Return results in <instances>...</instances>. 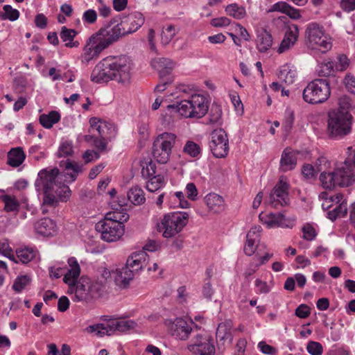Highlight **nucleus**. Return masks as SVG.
Returning a JSON list of instances; mask_svg holds the SVG:
<instances>
[{
    "mask_svg": "<svg viewBox=\"0 0 355 355\" xmlns=\"http://www.w3.org/2000/svg\"><path fill=\"white\" fill-rule=\"evenodd\" d=\"M34 229L38 234L51 236L56 232V225L51 218H44L35 223Z\"/></svg>",
    "mask_w": 355,
    "mask_h": 355,
    "instance_id": "5701e85b",
    "label": "nucleus"
},
{
    "mask_svg": "<svg viewBox=\"0 0 355 355\" xmlns=\"http://www.w3.org/2000/svg\"><path fill=\"white\" fill-rule=\"evenodd\" d=\"M329 81L326 78L315 79L304 89L302 98L309 104H319L325 102L330 96Z\"/></svg>",
    "mask_w": 355,
    "mask_h": 355,
    "instance_id": "6e6552de",
    "label": "nucleus"
},
{
    "mask_svg": "<svg viewBox=\"0 0 355 355\" xmlns=\"http://www.w3.org/2000/svg\"><path fill=\"white\" fill-rule=\"evenodd\" d=\"M257 48L261 53H265L270 49L272 44L271 34L266 30H261L257 32L256 40Z\"/></svg>",
    "mask_w": 355,
    "mask_h": 355,
    "instance_id": "bb28decb",
    "label": "nucleus"
},
{
    "mask_svg": "<svg viewBox=\"0 0 355 355\" xmlns=\"http://www.w3.org/2000/svg\"><path fill=\"white\" fill-rule=\"evenodd\" d=\"M136 325V322L133 320H121L116 322L114 324H113L112 327L114 331L117 330L119 331L124 332L134 329Z\"/></svg>",
    "mask_w": 355,
    "mask_h": 355,
    "instance_id": "8fccbe9b",
    "label": "nucleus"
},
{
    "mask_svg": "<svg viewBox=\"0 0 355 355\" xmlns=\"http://www.w3.org/2000/svg\"><path fill=\"white\" fill-rule=\"evenodd\" d=\"M306 350L311 355H322L323 347L318 342L309 341L306 346Z\"/></svg>",
    "mask_w": 355,
    "mask_h": 355,
    "instance_id": "4d7b16f0",
    "label": "nucleus"
},
{
    "mask_svg": "<svg viewBox=\"0 0 355 355\" xmlns=\"http://www.w3.org/2000/svg\"><path fill=\"white\" fill-rule=\"evenodd\" d=\"M175 28L173 25H168L164 28L161 34V42L164 45L168 44L175 35Z\"/></svg>",
    "mask_w": 355,
    "mask_h": 355,
    "instance_id": "09e8293b",
    "label": "nucleus"
},
{
    "mask_svg": "<svg viewBox=\"0 0 355 355\" xmlns=\"http://www.w3.org/2000/svg\"><path fill=\"white\" fill-rule=\"evenodd\" d=\"M164 183V177L158 175L149 178L146 182V189L150 192H155L163 187Z\"/></svg>",
    "mask_w": 355,
    "mask_h": 355,
    "instance_id": "37998d69",
    "label": "nucleus"
},
{
    "mask_svg": "<svg viewBox=\"0 0 355 355\" xmlns=\"http://www.w3.org/2000/svg\"><path fill=\"white\" fill-rule=\"evenodd\" d=\"M96 230L101 234V239L107 242H114L120 239L124 233V225L101 220L95 225Z\"/></svg>",
    "mask_w": 355,
    "mask_h": 355,
    "instance_id": "dca6fc26",
    "label": "nucleus"
},
{
    "mask_svg": "<svg viewBox=\"0 0 355 355\" xmlns=\"http://www.w3.org/2000/svg\"><path fill=\"white\" fill-rule=\"evenodd\" d=\"M198 193L197 188L193 183L190 182L187 184L186 194L189 199L193 201L197 200Z\"/></svg>",
    "mask_w": 355,
    "mask_h": 355,
    "instance_id": "774afa93",
    "label": "nucleus"
},
{
    "mask_svg": "<svg viewBox=\"0 0 355 355\" xmlns=\"http://www.w3.org/2000/svg\"><path fill=\"white\" fill-rule=\"evenodd\" d=\"M113 42L109 37V33L103 27L96 33L91 35L87 40L81 55V61L87 64L94 58H97L100 53Z\"/></svg>",
    "mask_w": 355,
    "mask_h": 355,
    "instance_id": "20e7f679",
    "label": "nucleus"
},
{
    "mask_svg": "<svg viewBox=\"0 0 355 355\" xmlns=\"http://www.w3.org/2000/svg\"><path fill=\"white\" fill-rule=\"evenodd\" d=\"M111 60L114 79L119 83H125L130 80L131 76L132 60L127 55L109 56Z\"/></svg>",
    "mask_w": 355,
    "mask_h": 355,
    "instance_id": "ddd939ff",
    "label": "nucleus"
},
{
    "mask_svg": "<svg viewBox=\"0 0 355 355\" xmlns=\"http://www.w3.org/2000/svg\"><path fill=\"white\" fill-rule=\"evenodd\" d=\"M259 218L263 224H266L268 227L272 228L275 227H292V223L286 218L285 216L282 213H270L265 214L261 212L259 215Z\"/></svg>",
    "mask_w": 355,
    "mask_h": 355,
    "instance_id": "412c9836",
    "label": "nucleus"
},
{
    "mask_svg": "<svg viewBox=\"0 0 355 355\" xmlns=\"http://www.w3.org/2000/svg\"><path fill=\"white\" fill-rule=\"evenodd\" d=\"M351 107L350 99L347 96H343L338 98V107L333 110L341 112H349Z\"/></svg>",
    "mask_w": 355,
    "mask_h": 355,
    "instance_id": "13d9d810",
    "label": "nucleus"
},
{
    "mask_svg": "<svg viewBox=\"0 0 355 355\" xmlns=\"http://www.w3.org/2000/svg\"><path fill=\"white\" fill-rule=\"evenodd\" d=\"M343 83L349 92L355 94V76L353 74L347 73L344 78Z\"/></svg>",
    "mask_w": 355,
    "mask_h": 355,
    "instance_id": "e2e57ef3",
    "label": "nucleus"
},
{
    "mask_svg": "<svg viewBox=\"0 0 355 355\" xmlns=\"http://www.w3.org/2000/svg\"><path fill=\"white\" fill-rule=\"evenodd\" d=\"M227 14L236 19H242L246 16V11L243 6L237 3H231L226 6Z\"/></svg>",
    "mask_w": 355,
    "mask_h": 355,
    "instance_id": "e433bc0d",
    "label": "nucleus"
},
{
    "mask_svg": "<svg viewBox=\"0 0 355 355\" xmlns=\"http://www.w3.org/2000/svg\"><path fill=\"white\" fill-rule=\"evenodd\" d=\"M60 166L71 172L67 173V175L74 181L78 174L83 172V165L69 159L62 160L60 163Z\"/></svg>",
    "mask_w": 355,
    "mask_h": 355,
    "instance_id": "c85d7f7f",
    "label": "nucleus"
},
{
    "mask_svg": "<svg viewBox=\"0 0 355 355\" xmlns=\"http://www.w3.org/2000/svg\"><path fill=\"white\" fill-rule=\"evenodd\" d=\"M320 181L323 188L326 189H332L336 186H338L336 182L335 171L333 172H322L320 175Z\"/></svg>",
    "mask_w": 355,
    "mask_h": 355,
    "instance_id": "58836bf2",
    "label": "nucleus"
},
{
    "mask_svg": "<svg viewBox=\"0 0 355 355\" xmlns=\"http://www.w3.org/2000/svg\"><path fill=\"white\" fill-rule=\"evenodd\" d=\"M144 23V18L141 12H132L123 18L120 24L111 26L108 24L103 28L109 33L112 42H116L121 36L137 31Z\"/></svg>",
    "mask_w": 355,
    "mask_h": 355,
    "instance_id": "39448f33",
    "label": "nucleus"
},
{
    "mask_svg": "<svg viewBox=\"0 0 355 355\" xmlns=\"http://www.w3.org/2000/svg\"><path fill=\"white\" fill-rule=\"evenodd\" d=\"M89 300L100 295L101 286L98 282H92L87 279Z\"/></svg>",
    "mask_w": 355,
    "mask_h": 355,
    "instance_id": "5fc2aeb1",
    "label": "nucleus"
},
{
    "mask_svg": "<svg viewBox=\"0 0 355 355\" xmlns=\"http://www.w3.org/2000/svg\"><path fill=\"white\" fill-rule=\"evenodd\" d=\"M193 322H188L182 318H176L170 327V333L176 339L187 340L191 338L193 332L198 329Z\"/></svg>",
    "mask_w": 355,
    "mask_h": 355,
    "instance_id": "f3484780",
    "label": "nucleus"
},
{
    "mask_svg": "<svg viewBox=\"0 0 355 355\" xmlns=\"http://www.w3.org/2000/svg\"><path fill=\"white\" fill-rule=\"evenodd\" d=\"M302 174L306 180H315L318 173L312 164H304L302 167Z\"/></svg>",
    "mask_w": 355,
    "mask_h": 355,
    "instance_id": "603ef678",
    "label": "nucleus"
},
{
    "mask_svg": "<svg viewBox=\"0 0 355 355\" xmlns=\"http://www.w3.org/2000/svg\"><path fill=\"white\" fill-rule=\"evenodd\" d=\"M0 199L4 203V210L7 212H17L19 208V202L14 196L3 195Z\"/></svg>",
    "mask_w": 355,
    "mask_h": 355,
    "instance_id": "4c0bfd02",
    "label": "nucleus"
},
{
    "mask_svg": "<svg viewBox=\"0 0 355 355\" xmlns=\"http://www.w3.org/2000/svg\"><path fill=\"white\" fill-rule=\"evenodd\" d=\"M128 198L135 205H141L146 200L144 191L138 186H135L128 191Z\"/></svg>",
    "mask_w": 355,
    "mask_h": 355,
    "instance_id": "f704fd0d",
    "label": "nucleus"
},
{
    "mask_svg": "<svg viewBox=\"0 0 355 355\" xmlns=\"http://www.w3.org/2000/svg\"><path fill=\"white\" fill-rule=\"evenodd\" d=\"M336 71L334 62L331 60H325L319 64L318 73L320 76H329Z\"/></svg>",
    "mask_w": 355,
    "mask_h": 355,
    "instance_id": "79ce46f5",
    "label": "nucleus"
},
{
    "mask_svg": "<svg viewBox=\"0 0 355 355\" xmlns=\"http://www.w3.org/2000/svg\"><path fill=\"white\" fill-rule=\"evenodd\" d=\"M73 153V145L70 141H64L61 143L58 151V155L59 157H69L72 155Z\"/></svg>",
    "mask_w": 355,
    "mask_h": 355,
    "instance_id": "864d4df0",
    "label": "nucleus"
},
{
    "mask_svg": "<svg viewBox=\"0 0 355 355\" xmlns=\"http://www.w3.org/2000/svg\"><path fill=\"white\" fill-rule=\"evenodd\" d=\"M277 76L280 81L284 82L287 85H291L295 81L296 78V71L289 65L284 64L279 68Z\"/></svg>",
    "mask_w": 355,
    "mask_h": 355,
    "instance_id": "473e14b6",
    "label": "nucleus"
},
{
    "mask_svg": "<svg viewBox=\"0 0 355 355\" xmlns=\"http://www.w3.org/2000/svg\"><path fill=\"white\" fill-rule=\"evenodd\" d=\"M85 141L87 142H93L94 146L98 149L99 152H104L107 148V144L109 140L105 139L102 137L97 138L94 135H87L85 136Z\"/></svg>",
    "mask_w": 355,
    "mask_h": 355,
    "instance_id": "c03bdc74",
    "label": "nucleus"
},
{
    "mask_svg": "<svg viewBox=\"0 0 355 355\" xmlns=\"http://www.w3.org/2000/svg\"><path fill=\"white\" fill-rule=\"evenodd\" d=\"M187 348L194 355H215L216 353L214 339L200 327L193 332Z\"/></svg>",
    "mask_w": 355,
    "mask_h": 355,
    "instance_id": "1a4fd4ad",
    "label": "nucleus"
},
{
    "mask_svg": "<svg viewBox=\"0 0 355 355\" xmlns=\"http://www.w3.org/2000/svg\"><path fill=\"white\" fill-rule=\"evenodd\" d=\"M60 120V114L57 111H51L48 114L40 116V123L45 128H51Z\"/></svg>",
    "mask_w": 355,
    "mask_h": 355,
    "instance_id": "72a5a7b5",
    "label": "nucleus"
},
{
    "mask_svg": "<svg viewBox=\"0 0 355 355\" xmlns=\"http://www.w3.org/2000/svg\"><path fill=\"white\" fill-rule=\"evenodd\" d=\"M297 164V158L295 153L288 148H286L280 159V169L283 172L293 170Z\"/></svg>",
    "mask_w": 355,
    "mask_h": 355,
    "instance_id": "a878e982",
    "label": "nucleus"
},
{
    "mask_svg": "<svg viewBox=\"0 0 355 355\" xmlns=\"http://www.w3.org/2000/svg\"><path fill=\"white\" fill-rule=\"evenodd\" d=\"M294 119L293 111L287 109L285 112V119L283 123L284 127L286 131H289L292 128Z\"/></svg>",
    "mask_w": 355,
    "mask_h": 355,
    "instance_id": "0e129e2a",
    "label": "nucleus"
},
{
    "mask_svg": "<svg viewBox=\"0 0 355 355\" xmlns=\"http://www.w3.org/2000/svg\"><path fill=\"white\" fill-rule=\"evenodd\" d=\"M261 227H254L251 228L246 235V242L244 246V252L247 256H252L257 250V245L256 242L259 241V233L261 231Z\"/></svg>",
    "mask_w": 355,
    "mask_h": 355,
    "instance_id": "b1692460",
    "label": "nucleus"
},
{
    "mask_svg": "<svg viewBox=\"0 0 355 355\" xmlns=\"http://www.w3.org/2000/svg\"><path fill=\"white\" fill-rule=\"evenodd\" d=\"M302 230L303 232V238L304 239L308 241H312L315 239L316 236L315 230L309 224L304 225Z\"/></svg>",
    "mask_w": 355,
    "mask_h": 355,
    "instance_id": "338daca9",
    "label": "nucleus"
},
{
    "mask_svg": "<svg viewBox=\"0 0 355 355\" xmlns=\"http://www.w3.org/2000/svg\"><path fill=\"white\" fill-rule=\"evenodd\" d=\"M91 130L97 131L100 137L112 141L117 134L116 126L110 123L103 121L97 117H92L89 119Z\"/></svg>",
    "mask_w": 355,
    "mask_h": 355,
    "instance_id": "6ab92c4d",
    "label": "nucleus"
},
{
    "mask_svg": "<svg viewBox=\"0 0 355 355\" xmlns=\"http://www.w3.org/2000/svg\"><path fill=\"white\" fill-rule=\"evenodd\" d=\"M76 35L77 32L74 29L68 28L66 26H62L60 33L61 40L65 42V46L69 48L78 47L79 46L78 41H73Z\"/></svg>",
    "mask_w": 355,
    "mask_h": 355,
    "instance_id": "7c9ffc66",
    "label": "nucleus"
},
{
    "mask_svg": "<svg viewBox=\"0 0 355 355\" xmlns=\"http://www.w3.org/2000/svg\"><path fill=\"white\" fill-rule=\"evenodd\" d=\"M68 263L70 269L64 275L63 281L69 285L71 292L74 293L73 300L78 302L89 300L87 279L76 282L80 272L77 260L74 257H71L68 259Z\"/></svg>",
    "mask_w": 355,
    "mask_h": 355,
    "instance_id": "7ed1b4c3",
    "label": "nucleus"
},
{
    "mask_svg": "<svg viewBox=\"0 0 355 355\" xmlns=\"http://www.w3.org/2000/svg\"><path fill=\"white\" fill-rule=\"evenodd\" d=\"M314 167L317 173H322V172H326V171L329 168L330 162L327 157L321 156L316 160Z\"/></svg>",
    "mask_w": 355,
    "mask_h": 355,
    "instance_id": "6e6d98bb",
    "label": "nucleus"
},
{
    "mask_svg": "<svg viewBox=\"0 0 355 355\" xmlns=\"http://www.w3.org/2000/svg\"><path fill=\"white\" fill-rule=\"evenodd\" d=\"M337 60L338 62L335 64L336 70L338 71L346 70L349 65V60L347 57L344 54H341L338 56Z\"/></svg>",
    "mask_w": 355,
    "mask_h": 355,
    "instance_id": "680f3d73",
    "label": "nucleus"
},
{
    "mask_svg": "<svg viewBox=\"0 0 355 355\" xmlns=\"http://www.w3.org/2000/svg\"><path fill=\"white\" fill-rule=\"evenodd\" d=\"M334 171L336 182L338 187H349L355 181V172L352 168L351 162L349 159H346L343 166Z\"/></svg>",
    "mask_w": 355,
    "mask_h": 355,
    "instance_id": "aec40b11",
    "label": "nucleus"
},
{
    "mask_svg": "<svg viewBox=\"0 0 355 355\" xmlns=\"http://www.w3.org/2000/svg\"><path fill=\"white\" fill-rule=\"evenodd\" d=\"M43 206L55 207L58 200L55 192H44Z\"/></svg>",
    "mask_w": 355,
    "mask_h": 355,
    "instance_id": "052dcab7",
    "label": "nucleus"
},
{
    "mask_svg": "<svg viewBox=\"0 0 355 355\" xmlns=\"http://www.w3.org/2000/svg\"><path fill=\"white\" fill-rule=\"evenodd\" d=\"M299 35V28L296 24H288L284 37L282 41L277 52L281 54L290 49L296 42Z\"/></svg>",
    "mask_w": 355,
    "mask_h": 355,
    "instance_id": "4be33fe9",
    "label": "nucleus"
},
{
    "mask_svg": "<svg viewBox=\"0 0 355 355\" xmlns=\"http://www.w3.org/2000/svg\"><path fill=\"white\" fill-rule=\"evenodd\" d=\"M289 184L281 178L271 191L268 202L274 208L279 206L288 205L290 199L288 197Z\"/></svg>",
    "mask_w": 355,
    "mask_h": 355,
    "instance_id": "a211bd4d",
    "label": "nucleus"
},
{
    "mask_svg": "<svg viewBox=\"0 0 355 355\" xmlns=\"http://www.w3.org/2000/svg\"><path fill=\"white\" fill-rule=\"evenodd\" d=\"M189 214L184 211H174L165 214L157 228L164 238H172L187 225Z\"/></svg>",
    "mask_w": 355,
    "mask_h": 355,
    "instance_id": "0eeeda50",
    "label": "nucleus"
},
{
    "mask_svg": "<svg viewBox=\"0 0 355 355\" xmlns=\"http://www.w3.org/2000/svg\"><path fill=\"white\" fill-rule=\"evenodd\" d=\"M156 166L152 161L146 163L141 168V175L145 178H150L153 176H155Z\"/></svg>",
    "mask_w": 355,
    "mask_h": 355,
    "instance_id": "bf43d9fd",
    "label": "nucleus"
},
{
    "mask_svg": "<svg viewBox=\"0 0 355 355\" xmlns=\"http://www.w3.org/2000/svg\"><path fill=\"white\" fill-rule=\"evenodd\" d=\"M89 332H96L98 336H103L104 335L110 336L111 333L114 331L112 325L105 326L103 324H98L96 325L89 326L87 328Z\"/></svg>",
    "mask_w": 355,
    "mask_h": 355,
    "instance_id": "a18cd8bd",
    "label": "nucleus"
},
{
    "mask_svg": "<svg viewBox=\"0 0 355 355\" xmlns=\"http://www.w3.org/2000/svg\"><path fill=\"white\" fill-rule=\"evenodd\" d=\"M305 33L306 38L312 49L326 52L331 48L329 37L325 35L323 27L318 24L315 22L309 24Z\"/></svg>",
    "mask_w": 355,
    "mask_h": 355,
    "instance_id": "f8f14e48",
    "label": "nucleus"
},
{
    "mask_svg": "<svg viewBox=\"0 0 355 355\" xmlns=\"http://www.w3.org/2000/svg\"><path fill=\"white\" fill-rule=\"evenodd\" d=\"M183 151L191 157H196L200 153L201 149L195 142L188 141L184 146Z\"/></svg>",
    "mask_w": 355,
    "mask_h": 355,
    "instance_id": "3c124183",
    "label": "nucleus"
},
{
    "mask_svg": "<svg viewBox=\"0 0 355 355\" xmlns=\"http://www.w3.org/2000/svg\"><path fill=\"white\" fill-rule=\"evenodd\" d=\"M3 12H0V18L2 20L8 19L11 21H16L19 17V12L17 9L12 8L10 5H5L3 7Z\"/></svg>",
    "mask_w": 355,
    "mask_h": 355,
    "instance_id": "a19ab883",
    "label": "nucleus"
},
{
    "mask_svg": "<svg viewBox=\"0 0 355 355\" xmlns=\"http://www.w3.org/2000/svg\"><path fill=\"white\" fill-rule=\"evenodd\" d=\"M55 194L60 199L61 201L66 202L71 196V190L67 185L58 183V187L55 188Z\"/></svg>",
    "mask_w": 355,
    "mask_h": 355,
    "instance_id": "de8ad7c7",
    "label": "nucleus"
},
{
    "mask_svg": "<svg viewBox=\"0 0 355 355\" xmlns=\"http://www.w3.org/2000/svg\"><path fill=\"white\" fill-rule=\"evenodd\" d=\"M353 117L349 112L330 110L328 113L327 128L331 137L341 139L352 132Z\"/></svg>",
    "mask_w": 355,
    "mask_h": 355,
    "instance_id": "423d86ee",
    "label": "nucleus"
},
{
    "mask_svg": "<svg viewBox=\"0 0 355 355\" xmlns=\"http://www.w3.org/2000/svg\"><path fill=\"white\" fill-rule=\"evenodd\" d=\"M16 254L19 261H15V262H21L26 264L31 261L36 257L37 250L33 248L24 247L18 248L16 250Z\"/></svg>",
    "mask_w": 355,
    "mask_h": 355,
    "instance_id": "2f4dec72",
    "label": "nucleus"
},
{
    "mask_svg": "<svg viewBox=\"0 0 355 355\" xmlns=\"http://www.w3.org/2000/svg\"><path fill=\"white\" fill-rule=\"evenodd\" d=\"M151 67L157 71L159 77V83L155 88V92H164L166 85L172 83L173 76L172 72L175 67V62L166 58H156L151 60Z\"/></svg>",
    "mask_w": 355,
    "mask_h": 355,
    "instance_id": "9b49d317",
    "label": "nucleus"
},
{
    "mask_svg": "<svg viewBox=\"0 0 355 355\" xmlns=\"http://www.w3.org/2000/svg\"><path fill=\"white\" fill-rule=\"evenodd\" d=\"M31 282V278L28 275H21L16 278L12 285V288L17 293L21 292Z\"/></svg>",
    "mask_w": 355,
    "mask_h": 355,
    "instance_id": "49530a36",
    "label": "nucleus"
},
{
    "mask_svg": "<svg viewBox=\"0 0 355 355\" xmlns=\"http://www.w3.org/2000/svg\"><path fill=\"white\" fill-rule=\"evenodd\" d=\"M168 109L175 110L185 118L200 119L208 112V101L202 94L189 95V98L182 99L175 104L168 105Z\"/></svg>",
    "mask_w": 355,
    "mask_h": 355,
    "instance_id": "f03ea898",
    "label": "nucleus"
},
{
    "mask_svg": "<svg viewBox=\"0 0 355 355\" xmlns=\"http://www.w3.org/2000/svg\"><path fill=\"white\" fill-rule=\"evenodd\" d=\"M232 327V324L230 320L220 323L216 333V338H218L220 341L228 340V342L231 343L232 341L231 333Z\"/></svg>",
    "mask_w": 355,
    "mask_h": 355,
    "instance_id": "c756f323",
    "label": "nucleus"
},
{
    "mask_svg": "<svg viewBox=\"0 0 355 355\" xmlns=\"http://www.w3.org/2000/svg\"><path fill=\"white\" fill-rule=\"evenodd\" d=\"M129 219V215L125 211H114L106 214L104 220L113 223H119V225H124L123 223Z\"/></svg>",
    "mask_w": 355,
    "mask_h": 355,
    "instance_id": "c9c22d12",
    "label": "nucleus"
},
{
    "mask_svg": "<svg viewBox=\"0 0 355 355\" xmlns=\"http://www.w3.org/2000/svg\"><path fill=\"white\" fill-rule=\"evenodd\" d=\"M108 66L105 63H100V62L94 68L91 74V80L96 83H107L105 76H104L103 68H106Z\"/></svg>",
    "mask_w": 355,
    "mask_h": 355,
    "instance_id": "ea45409f",
    "label": "nucleus"
},
{
    "mask_svg": "<svg viewBox=\"0 0 355 355\" xmlns=\"http://www.w3.org/2000/svg\"><path fill=\"white\" fill-rule=\"evenodd\" d=\"M175 140L176 136L169 132H164L155 139L153 145V156L158 163H167Z\"/></svg>",
    "mask_w": 355,
    "mask_h": 355,
    "instance_id": "9d476101",
    "label": "nucleus"
},
{
    "mask_svg": "<svg viewBox=\"0 0 355 355\" xmlns=\"http://www.w3.org/2000/svg\"><path fill=\"white\" fill-rule=\"evenodd\" d=\"M97 19V13L93 9H89L84 12L83 15V20L85 23L93 24Z\"/></svg>",
    "mask_w": 355,
    "mask_h": 355,
    "instance_id": "69168bd1",
    "label": "nucleus"
},
{
    "mask_svg": "<svg viewBox=\"0 0 355 355\" xmlns=\"http://www.w3.org/2000/svg\"><path fill=\"white\" fill-rule=\"evenodd\" d=\"M209 148L214 157H225L229 151L228 138L225 131L221 128L214 130L211 134Z\"/></svg>",
    "mask_w": 355,
    "mask_h": 355,
    "instance_id": "2eb2a0df",
    "label": "nucleus"
},
{
    "mask_svg": "<svg viewBox=\"0 0 355 355\" xmlns=\"http://www.w3.org/2000/svg\"><path fill=\"white\" fill-rule=\"evenodd\" d=\"M204 201L210 211L219 213L224 209V200L218 194L210 193L205 197Z\"/></svg>",
    "mask_w": 355,
    "mask_h": 355,
    "instance_id": "393cba45",
    "label": "nucleus"
},
{
    "mask_svg": "<svg viewBox=\"0 0 355 355\" xmlns=\"http://www.w3.org/2000/svg\"><path fill=\"white\" fill-rule=\"evenodd\" d=\"M25 158L26 155L22 148H14L8 153L7 163L12 167H18L24 162Z\"/></svg>",
    "mask_w": 355,
    "mask_h": 355,
    "instance_id": "cd10ccee",
    "label": "nucleus"
},
{
    "mask_svg": "<svg viewBox=\"0 0 355 355\" xmlns=\"http://www.w3.org/2000/svg\"><path fill=\"white\" fill-rule=\"evenodd\" d=\"M59 174L58 168H44L37 175L35 182V187L37 191L53 192L58 187L56 178Z\"/></svg>",
    "mask_w": 355,
    "mask_h": 355,
    "instance_id": "4468645a",
    "label": "nucleus"
},
{
    "mask_svg": "<svg viewBox=\"0 0 355 355\" xmlns=\"http://www.w3.org/2000/svg\"><path fill=\"white\" fill-rule=\"evenodd\" d=\"M159 245L155 241H148L144 247V250L133 252L127 259L126 264L115 272L114 281L122 288L128 286L135 275L141 270L146 264L147 254L146 251L155 252Z\"/></svg>",
    "mask_w": 355,
    "mask_h": 355,
    "instance_id": "f257e3e1",
    "label": "nucleus"
}]
</instances>
